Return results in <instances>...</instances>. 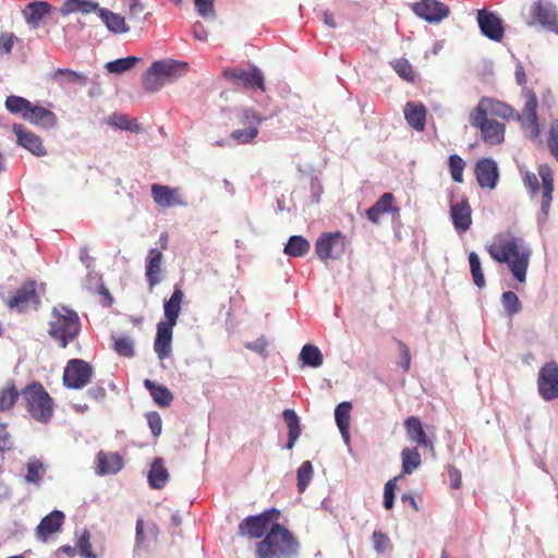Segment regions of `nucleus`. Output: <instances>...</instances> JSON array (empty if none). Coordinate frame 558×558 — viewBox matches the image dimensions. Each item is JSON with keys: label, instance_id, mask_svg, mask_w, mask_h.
I'll return each instance as SVG.
<instances>
[{"label": "nucleus", "instance_id": "f257e3e1", "mask_svg": "<svg viewBox=\"0 0 558 558\" xmlns=\"http://www.w3.org/2000/svg\"><path fill=\"white\" fill-rule=\"evenodd\" d=\"M486 251L497 263L507 264L518 281H525L531 252L520 238L511 233L498 234Z\"/></svg>", "mask_w": 558, "mask_h": 558}, {"label": "nucleus", "instance_id": "f03ea898", "mask_svg": "<svg viewBox=\"0 0 558 558\" xmlns=\"http://www.w3.org/2000/svg\"><path fill=\"white\" fill-rule=\"evenodd\" d=\"M300 543L280 523H272L265 537L256 544L257 558H293L299 554Z\"/></svg>", "mask_w": 558, "mask_h": 558}, {"label": "nucleus", "instance_id": "7ed1b4c3", "mask_svg": "<svg viewBox=\"0 0 558 558\" xmlns=\"http://www.w3.org/2000/svg\"><path fill=\"white\" fill-rule=\"evenodd\" d=\"M81 322L78 315L66 306L53 307L49 323V336L65 349L78 335Z\"/></svg>", "mask_w": 558, "mask_h": 558}, {"label": "nucleus", "instance_id": "20e7f679", "mask_svg": "<svg viewBox=\"0 0 558 558\" xmlns=\"http://www.w3.org/2000/svg\"><path fill=\"white\" fill-rule=\"evenodd\" d=\"M31 416L39 423H48L53 416V400L38 381H33L21 391Z\"/></svg>", "mask_w": 558, "mask_h": 558}, {"label": "nucleus", "instance_id": "39448f33", "mask_svg": "<svg viewBox=\"0 0 558 558\" xmlns=\"http://www.w3.org/2000/svg\"><path fill=\"white\" fill-rule=\"evenodd\" d=\"M280 511L271 508L256 515H248L238 526L240 536L259 539L267 534L272 523L279 519Z\"/></svg>", "mask_w": 558, "mask_h": 558}, {"label": "nucleus", "instance_id": "423d86ee", "mask_svg": "<svg viewBox=\"0 0 558 558\" xmlns=\"http://www.w3.org/2000/svg\"><path fill=\"white\" fill-rule=\"evenodd\" d=\"M94 374L92 365L81 359L70 360L63 372V385L70 389H82L90 383Z\"/></svg>", "mask_w": 558, "mask_h": 558}, {"label": "nucleus", "instance_id": "0eeeda50", "mask_svg": "<svg viewBox=\"0 0 558 558\" xmlns=\"http://www.w3.org/2000/svg\"><path fill=\"white\" fill-rule=\"evenodd\" d=\"M470 123L481 131V137L488 145H499L505 140L506 125L495 119L470 113Z\"/></svg>", "mask_w": 558, "mask_h": 558}, {"label": "nucleus", "instance_id": "6e6552de", "mask_svg": "<svg viewBox=\"0 0 558 558\" xmlns=\"http://www.w3.org/2000/svg\"><path fill=\"white\" fill-rule=\"evenodd\" d=\"M225 78L229 80L233 85L245 89H259L265 92L264 75L257 68L244 70L241 68L226 69L222 72Z\"/></svg>", "mask_w": 558, "mask_h": 558}, {"label": "nucleus", "instance_id": "1a4fd4ad", "mask_svg": "<svg viewBox=\"0 0 558 558\" xmlns=\"http://www.w3.org/2000/svg\"><path fill=\"white\" fill-rule=\"evenodd\" d=\"M537 391L545 401L558 399V364L546 362L537 376Z\"/></svg>", "mask_w": 558, "mask_h": 558}, {"label": "nucleus", "instance_id": "9d476101", "mask_svg": "<svg viewBox=\"0 0 558 558\" xmlns=\"http://www.w3.org/2000/svg\"><path fill=\"white\" fill-rule=\"evenodd\" d=\"M315 251L322 260L337 259L345 251V236L339 231L323 233L315 243Z\"/></svg>", "mask_w": 558, "mask_h": 558}, {"label": "nucleus", "instance_id": "9b49d317", "mask_svg": "<svg viewBox=\"0 0 558 558\" xmlns=\"http://www.w3.org/2000/svg\"><path fill=\"white\" fill-rule=\"evenodd\" d=\"M471 113L485 117L487 119L497 120V118H499L502 121H509L514 119L517 111L506 102L494 98L483 97Z\"/></svg>", "mask_w": 558, "mask_h": 558}, {"label": "nucleus", "instance_id": "f8f14e48", "mask_svg": "<svg viewBox=\"0 0 558 558\" xmlns=\"http://www.w3.org/2000/svg\"><path fill=\"white\" fill-rule=\"evenodd\" d=\"M530 12L535 23H538L548 31L558 34V12L550 1H535L531 7Z\"/></svg>", "mask_w": 558, "mask_h": 558}, {"label": "nucleus", "instance_id": "ddd939ff", "mask_svg": "<svg viewBox=\"0 0 558 558\" xmlns=\"http://www.w3.org/2000/svg\"><path fill=\"white\" fill-rule=\"evenodd\" d=\"M151 197L158 207H184L186 202L183 199L180 187H171L154 183L150 187Z\"/></svg>", "mask_w": 558, "mask_h": 558}, {"label": "nucleus", "instance_id": "4468645a", "mask_svg": "<svg viewBox=\"0 0 558 558\" xmlns=\"http://www.w3.org/2000/svg\"><path fill=\"white\" fill-rule=\"evenodd\" d=\"M413 12L428 23H438L450 14V9L438 0H421L412 4Z\"/></svg>", "mask_w": 558, "mask_h": 558}, {"label": "nucleus", "instance_id": "2eb2a0df", "mask_svg": "<svg viewBox=\"0 0 558 558\" xmlns=\"http://www.w3.org/2000/svg\"><path fill=\"white\" fill-rule=\"evenodd\" d=\"M477 23L481 32L487 38L494 41H500L505 35V28L501 19L487 10L477 11Z\"/></svg>", "mask_w": 558, "mask_h": 558}, {"label": "nucleus", "instance_id": "dca6fc26", "mask_svg": "<svg viewBox=\"0 0 558 558\" xmlns=\"http://www.w3.org/2000/svg\"><path fill=\"white\" fill-rule=\"evenodd\" d=\"M13 133L16 136V143L19 146L25 148L37 157L47 155V149L43 144V140L32 131L26 130L22 124H14Z\"/></svg>", "mask_w": 558, "mask_h": 558}, {"label": "nucleus", "instance_id": "f3484780", "mask_svg": "<svg viewBox=\"0 0 558 558\" xmlns=\"http://www.w3.org/2000/svg\"><path fill=\"white\" fill-rule=\"evenodd\" d=\"M39 302V296L36 292V282L34 280H28L16 290L8 304L12 308L24 311L31 305L37 306Z\"/></svg>", "mask_w": 558, "mask_h": 558}, {"label": "nucleus", "instance_id": "a211bd4d", "mask_svg": "<svg viewBox=\"0 0 558 558\" xmlns=\"http://www.w3.org/2000/svg\"><path fill=\"white\" fill-rule=\"evenodd\" d=\"M450 218L458 233H465L472 226V208L466 198L450 205Z\"/></svg>", "mask_w": 558, "mask_h": 558}, {"label": "nucleus", "instance_id": "6ab92c4d", "mask_svg": "<svg viewBox=\"0 0 558 558\" xmlns=\"http://www.w3.org/2000/svg\"><path fill=\"white\" fill-rule=\"evenodd\" d=\"M475 175L481 187L494 190L497 185L499 172L495 160L483 158L475 165Z\"/></svg>", "mask_w": 558, "mask_h": 558}, {"label": "nucleus", "instance_id": "aec40b11", "mask_svg": "<svg viewBox=\"0 0 558 558\" xmlns=\"http://www.w3.org/2000/svg\"><path fill=\"white\" fill-rule=\"evenodd\" d=\"M175 325L159 322L157 324V336L154 342V350L159 360H165L171 353L173 327Z\"/></svg>", "mask_w": 558, "mask_h": 558}, {"label": "nucleus", "instance_id": "412c9836", "mask_svg": "<svg viewBox=\"0 0 558 558\" xmlns=\"http://www.w3.org/2000/svg\"><path fill=\"white\" fill-rule=\"evenodd\" d=\"M150 66L159 73L166 84L173 82L187 70V63L171 59L154 61Z\"/></svg>", "mask_w": 558, "mask_h": 558}, {"label": "nucleus", "instance_id": "4be33fe9", "mask_svg": "<svg viewBox=\"0 0 558 558\" xmlns=\"http://www.w3.org/2000/svg\"><path fill=\"white\" fill-rule=\"evenodd\" d=\"M407 123L415 131L423 132L426 126L427 109L424 104L409 101L403 109Z\"/></svg>", "mask_w": 558, "mask_h": 558}, {"label": "nucleus", "instance_id": "5701e85b", "mask_svg": "<svg viewBox=\"0 0 558 558\" xmlns=\"http://www.w3.org/2000/svg\"><path fill=\"white\" fill-rule=\"evenodd\" d=\"M64 522V514L62 511L53 510L41 519L36 527L37 538L47 541L48 536L58 532Z\"/></svg>", "mask_w": 558, "mask_h": 558}, {"label": "nucleus", "instance_id": "b1692460", "mask_svg": "<svg viewBox=\"0 0 558 558\" xmlns=\"http://www.w3.org/2000/svg\"><path fill=\"white\" fill-rule=\"evenodd\" d=\"M96 461V473L99 475L116 474L123 468V459L118 452L99 451Z\"/></svg>", "mask_w": 558, "mask_h": 558}, {"label": "nucleus", "instance_id": "393cba45", "mask_svg": "<svg viewBox=\"0 0 558 558\" xmlns=\"http://www.w3.org/2000/svg\"><path fill=\"white\" fill-rule=\"evenodd\" d=\"M163 254L160 250L150 248L146 257V279L150 290L161 281V263Z\"/></svg>", "mask_w": 558, "mask_h": 558}, {"label": "nucleus", "instance_id": "a878e982", "mask_svg": "<svg viewBox=\"0 0 558 558\" xmlns=\"http://www.w3.org/2000/svg\"><path fill=\"white\" fill-rule=\"evenodd\" d=\"M51 4L46 1L28 3L23 11L26 23L34 29L38 28L44 17L50 14Z\"/></svg>", "mask_w": 558, "mask_h": 558}, {"label": "nucleus", "instance_id": "bb28decb", "mask_svg": "<svg viewBox=\"0 0 558 558\" xmlns=\"http://www.w3.org/2000/svg\"><path fill=\"white\" fill-rule=\"evenodd\" d=\"M408 438L415 442L418 447H430L433 444L428 440L427 435L423 428L422 422L416 416H410L404 422Z\"/></svg>", "mask_w": 558, "mask_h": 558}, {"label": "nucleus", "instance_id": "cd10ccee", "mask_svg": "<svg viewBox=\"0 0 558 558\" xmlns=\"http://www.w3.org/2000/svg\"><path fill=\"white\" fill-rule=\"evenodd\" d=\"M183 298L182 289L175 286L170 299L163 302V314L166 317V320H162L163 323L177 325Z\"/></svg>", "mask_w": 558, "mask_h": 558}, {"label": "nucleus", "instance_id": "c85d7f7f", "mask_svg": "<svg viewBox=\"0 0 558 558\" xmlns=\"http://www.w3.org/2000/svg\"><path fill=\"white\" fill-rule=\"evenodd\" d=\"M26 120L43 129H51L57 124V116L52 111L35 105H32Z\"/></svg>", "mask_w": 558, "mask_h": 558}, {"label": "nucleus", "instance_id": "c756f323", "mask_svg": "<svg viewBox=\"0 0 558 558\" xmlns=\"http://www.w3.org/2000/svg\"><path fill=\"white\" fill-rule=\"evenodd\" d=\"M99 17L106 24L107 28L114 34H124L130 31L124 16L114 13L106 8L99 9Z\"/></svg>", "mask_w": 558, "mask_h": 558}, {"label": "nucleus", "instance_id": "7c9ffc66", "mask_svg": "<svg viewBox=\"0 0 558 558\" xmlns=\"http://www.w3.org/2000/svg\"><path fill=\"white\" fill-rule=\"evenodd\" d=\"M169 480V472L165 466L162 458H156L151 463L148 473V483L155 489H161Z\"/></svg>", "mask_w": 558, "mask_h": 558}, {"label": "nucleus", "instance_id": "2f4dec72", "mask_svg": "<svg viewBox=\"0 0 558 558\" xmlns=\"http://www.w3.org/2000/svg\"><path fill=\"white\" fill-rule=\"evenodd\" d=\"M144 386L150 392L155 403L159 407H169L173 401V393L166 386L155 384L150 379H145Z\"/></svg>", "mask_w": 558, "mask_h": 558}, {"label": "nucleus", "instance_id": "473e14b6", "mask_svg": "<svg viewBox=\"0 0 558 558\" xmlns=\"http://www.w3.org/2000/svg\"><path fill=\"white\" fill-rule=\"evenodd\" d=\"M283 421L288 426V444L287 449H292L301 435L300 418L296 413L291 409H286L282 412Z\"/></svg>", "mask_w": 558, "mask_h": 558}, {"label": "nucleus", "instance_id": "72a5a7b5", "mask_svg": "<svg viewBox=\"0 0 558 558\" xmlns=\"http://www.w3.org/2000/svg\"><path fill=\"white\" fill-rule=\"evenodd\" d=\"M351 410L352 404L348 401L339 403L335 410L336 423L345 442H349L350 439L349 425Z\"/></svg>", "mask_w": 558, "mask_h": 558}, {"label": "nucleus", "instance_id": "f704fd0d", "mask_svg": "<svg viewBox=\"0 0 558 558\" xmlns=\"http://www.w3.org/2000/svg\"><path fill=\"white\" fill-rule=\"evenodd\" d=\"M51 77L60 86L65 84H80L85 86L88 82L85 75L70 69H58L52 73Z\"/></svg>", "mask_w": 558, "mask_h": 558}, {"label": "nucleus", "instance_id": "c9c22d12", "mask_svg": "<svg viewBox=\"0 0 558 558\" xmlns=\"http://www.w3.org/2000/svg\"><path fill=\"white\" fill-rule=\"evenodd\" d=\"M20 396L22 395L12 380L8 381V384L0 389V411L11 410L17 402Z\"/></svg>", "mask_w": 558, "mask_h": 558}, {"label": "nucleus", "instance_id": "e433bc0d", "mask_svg": "<svg viewBox=\"0 0 558 558\" xmlns=\"http://www.w3.org/2000/svg\"><path fill=\"white\" fill-rule=\"evenodd\" d=\"M32 102L21 96L11 95L5 99V108L13 114L21 116L24 120L27 119Z\"/></svg>", "mask_w": 558, "mask_h": 558}, {"label": "nucleus", "instance_id": "4c0bfd02", "mask_svg": "<svg viewBox=\"0 0 558 558\" xmlns=\"http://www.w3.org/2000/svg\"><path fill=\"white\" fill-rule=\"evenodd\" d=\"M310 242L302 235H292L284 246V253L290 256L301 257L310 251Z\"/></svg>", "mask_w": 558, "mask_h": 558}, {"label": "nucleus", "instance_id": "58836bf2", "mask_svg": "<svg viewBox=\"0 0 558 558\" xmlns=\"http://www.w3.org/2000/svg\"><path fill=\"white\" fill-rule=\"evenodd\" d=\"M300 360L304 365L311 367H319L324 362L320 350L316 345L310 343L302 348L300 352Z\"/></svg>", "mask_w": 558, "mask_h": 558}, {"label": "nucleus", "instance_id": "ea45409f", "mask_svg": "<svg viewBox=\"0 0 558 558\" xmlns=\"http://www.w3.org/2000/svg\"><path fill=\"white\" fill-rule=\"evenodd\" d=\"M402 471L411 474L421 465V454L417 448H404L401 452Z\"/></svg>", "mask_w": 558, "mask_h": 558}, {"label": "nucleus", "instance_id": "a19ab883", "mask_svg": "<svg viewBox=\"0 0 558 558\" xmlns=\"http://www.w3.org/2000/svg\"><path fill=\"white\" fill-rule=\"evenodd\" d=\"M108 124L125 131L138 133L142 128L135 119H130L125 114L113 113L108 118Z\"/></svg>", "mask_w": 558, "mask_h": 558}, {"label": "nucleus", "instance_id": "79ce46f5", "mask_svg": "<svg viewBox=\"0 0 558 558\" xmlns=\"http://www.w3.org/2000/svg\"><path fill=\"white\" fill-rule=\"evenodd\" d=\"M469 264L474 284L480 289L484 288L486 286V281L480 257L475 252H471L469 254Z\"/></svg>", "mask_w": 558, "mask_h": 558}, {"label": "nucleus", "instance_id": "37998d69", "mask_svg": "<svg viewBox=\"0 0 558 558\" xmlns=\"http://www.w3.org/2000/svg\"><path fill=\"white\" fill-rule=\"evenodd\" d=\"M396 73L404 81L413 83L415 81V72L409 60L404 58L396 59L390 62Z\"/></svg>", "mask_w": 558, "mask_h": 558}, {"label": "nucleus", "instance_id": "c03bdc74", "mask_svg": "<svg viewBox=\"0 0 558 558\" xmlns=\"http://www.w3.org/2000/svg\"><path fill=\"white\" fill-rule=\"evenodd\" d=\"M165 80L151 66L143 75L142 85L146 92L155 93L165 85Z\"/></svg>", "mask_w": 558, "mask_h": 558}, {"label": "nucleus", "instance_id": "a18cd8bd", "mask_svg": "<svg viewBox=\"0 0 558 558\" xmlns=\"http://www.w3.org/2000/svg\"><path fill=\"white\" fill-rule=\"evenodd\" d=\"M313 465L311 461H304L298 469L296 477H298V492L300 494L304 493L310 485L313 477Z\"/></svg>", "mask_w": 558, "mask_h": 558}, {"label": "nucleus", "instance_id": "49530a36", "mask_svg": "<svg viewBox=\"0 0 558 558\" xmlns=\"http://www.w3.org/2000/svg\"><path fill=\"white\" fill-rule=\"evenodd\" d=\"M141 61L137 57H126L117 59L114 61H110L106 64V69L110 73H117L121 74L125 71L131 70L135 64H137Z\"/></svg>", "mask_w": 558, "mask_h": 558}, {"label": "nucleus", "instance_id": "de8ad7c7", "mask_svg": "<svg viewBox=\"0 0 558 558\" xmlns=\"http://www.w3.org/2000/svg\"><path fill=\"white\" fill-rule=\"evenodd\" d=\"M448 167L452 180L457 183H462L465 161L459 155H450L448 158Z\"/></svg>", "mask_w": 558, "mask_h": 558}, {"label": "nucleus", "instance_id": "09e8293b", "mask_svg": "<svg viewBox=\"0 0 558 558\" xmlns=\"http://www.w3.org/2000/svg\"><path fill=\"white\" fill-rule=\"evenodd\" d=\"M259 131L255 125L246 126L243 129L234 130L230 134V138L235 141L238 144H250L252 143L258 135Z\"/></svg>", "mask_w": 558, "mask_h": 558}, {"label": "nucleus", "instance_id": "8fccbe9b", "mask_svg": "<svg viewBox=\"0 0 558 558\" xmlns=\"http://www.w3.org/2000/svg\"><path fill=\"white\" fill-rule=\"evenodd\" d=\"M26 482L38 484L45 473L44 464L36 458L31 459L26 465Z\"/></svg>", "mask_w": 558, "mask_h": 558}, {"label": "nucleus", "instance_id": "3c124183", "mask_svg": "<svg viewBox=\"0 0 558 558\" xmlns=\"http://www.w3.org/2000/svg\"><path fill=\"white\" fill-rule=\"evenodd\" d=\"M501 303L509 316L518 314L522 308L518 295L512 291H506L502 293Z\"/></svg>", "mask_w": 558, "mask_h": 558}, {"label": "nucleus", "instance_id": "603ef678", "mask_svg": "<svg viewBox=\"0 0 558 558\" xmlns=\"http://www.w3.org/2000/svg\"><path fill=\"white\" fill-rule=\"evenodd\" d=\"M514 120L519 121L522 125L524 133L531 138H537L541 134L538 118H524L520 113H515Z\"/></svg>", "mask_w": 558, "mask_h": 558}, {"label": "nucleus", "instance_id": "864d4df0", "mask_svg": "<svg viewBox=\"0 0 558 558\" xmlns=\"http://www.w3.org/2000/svg\"><path fill=\"white\" fill-rule=\"evenodd\" d=\"M525 97V104L522 110V113H520L524 118H532L533 120L537 117V107L538 101L536 94L533 90H526L524 94Z\"/></svg>", "mask_w": 558, "mask_h": 558}, {"label": "nucleus", "instance_id": "5fc2aeb1", "mask_svg": "<svg viewBox=\"0 0 558 558\" xmlns=\"http://www.w3.org/2000/svg\"><path fill=\"white\" fill-rule=\"evenodd\" d=\"M114 350L121 356L132 357L134 355V341L129 337L116 338Z\"/></svg>", "mask_w": 558, "mask_h": 558}, {"label": "nucleus", "instance_id": "6e6d98bb", "mask_svg": "<svg viewBox=\"0 0 558 558\" xmlns=\"http://www.w3.org/2000/svg\"><path fill=\"white\" fill-rule=\"evenodd\" d=\"M76 547L78 548L81 556L85 558H96V555L92 550L90 533L87 530H84L80 535L76 542Z\"/></svg>", "mask_w": 558, "mask_h": 558}, {"label": "nucleus", "instance_id": "4d7b16f0", "mask_svg": "<svg viewBox=\"0 0 558 558\" xmlns=\"http://www.w3.org/2000/svg\"><path fill=\"white\" fill-rule=\"evenodd\" d=\"M547 145L550 154L558 162V119L553 121L549 128Z\"/></svg>", "mask_w": 558, "mask_h": 558}, {"label": "nucleus", "instance_id": "13d9d810", "mask_svg": "<svg viewBox=\"0 0 558 558\" xmlns=\"http://www.w3.org/2000/svg\"><path fill=\"white\" fill-rule=\"evenodd\" d=\"M263 119L251 108L243 109L240 116V123L246 126L255 125L257 129Z\"/></svg>", "mask_w": 558, "mask_h": 558}, {"label": "nucleus", "instance_id": "bf43d9fd", "mask_svg": "<svg viewBox=\"0 0 558 558\" xmlns=\"http://www.w3.org/2000/svg\"><path fill=\"white\" fill-rule=\"evenodd\" d=\"M197 13L203 19L215 17L214 0H194Z\"/></svg>", "mask_w": 558, "mask_h": 558}, {"label": "nucleus", "instance_id": "052dcab7", "mask_svg": "<svg viewBox=\"0 0 558 558\" xmlns=\"http://www.w3.org/2000/svg\"><path fill=\"white\" fill-rule=\"evenodd\" d=\"M396 344L398 347V351L400 354V360L398 361V364L402 367L403 372L407 373L410 369L411 364V354L409 347L400 340H396Z\"/></svg>", "mask_w": 558, "mask_h": 558}, {"label": "nucleus", "instance_id": "680f3d73", "mask_svg": "<svg viewBox=\"0 0 558 558\" xmlns=\"http://www.w3.org/2000/svg\"><path fill=\"white\" fill-rule=\"evenodd\" d=\"M384 214V195H381L377 202L366 210V217L373 223H379L380 217Z\"/></svg>", "mask_w": 558, "mask_h": 558}, {"label": "nucleus", "instance_id": "e2e57ef3", "mask_svg": "<svg viewBox=\"0 0 558 558\" xmlns=\"http://www.w3.org/2000/svg\"><path fill=\"white\" fill-rule=\"evenodd\" d=\"M19 38L13 33L0 34V54H9L12 52L14 44Z\"/></svg>", "mask_w": 558, "mask_h": 558}, {"label": "nucleus", "instance_id": "0e129e2a", "mask_svg": "<svg viewBox=\"0 0 558 558\" xmlns=\"http://www.w3.org/2000/svg\"><path fill=\"white\" fill-rule=\"evenodd\" d=\"M538 174L542 179V189L554 187V173L547 163H542L538 167Z\"/></svg>", "mask_w": 558, "mask_h": 558}, {"label": "nucleus", "instance_id": "69168bd1", "mask_svg": "<svg viewBox=\"0 0 558 558\" xmlns=\"http://www.w3.org/2000/svg\"><path fill=\"white\" fill-rule=\"evenodd\" d=\"M542 204H541V210L545 218L548 217L550 204L553 201V192L554 187H546L542 189Z\"/></svg>", "mask_w": 558, "mask_h": 558}, {"label": "nucleus", "instance_id": "338daca9", "mask_svg": "<svg viewBox=\"0 0 558 558\" xmlns=\"http://www.w3.org/2000/svg\"><path fill=\"white\" fill-rule=\"evenodd\" d=\"M148 425L154 436H159L161 433L162 422L161 417L157 412H150L147 414Z\"/></svg>", "mask_w": 558, "mask_h": 558}, {"label": "nucleus", "instance_id": "774afa93", "mask_svg": "<svg viewBox=\"0 0 558 558\" xmlns=\"http://www.w3.org/2000/svg\"><path fill=\"white\" fill-rule=\"evenodd\" d=\"M447 470L451 488L459 489L462 485L461 472L453 465H449Z\"/></svg>", "mask_w": 558, "mask_h": 558}]
</instances>
